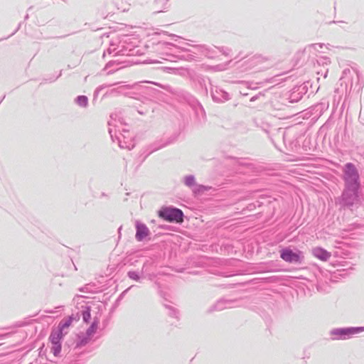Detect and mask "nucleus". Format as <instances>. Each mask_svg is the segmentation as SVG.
Wrapping results in <instances>:
<instances>
[{"label": "nucleus", "mask_w": 364, "mask_h": 364, "mask_svg": "<svg viewBox=\"0 0 364 364\" xmlns=\"http://www.w3.org/2000/svg\"><path fill=\"white\" fill-rule=\"evenodd\" d=\"M345 179L352 189L355 190L358 187V173L352 164H347L345 166Z\"/></svg>", "instance_id": "nucleus-2"}, {"label": "nucleus", "mask_w": 364, "mask_h": 364, "mask_svg": "<svg viewBox=\"0 0 364 364\" xmlns=\"http://www.w3.org/2000/svg\"><path fill=\"white\" fill-rule=\"evenodd\" d=\"M364 331V327L341 328L336 331L335 333L341 336H350Z\"/></svg>", "instance_id": "nucleus-6"}, {"label": "nucleus", "mask_w": 364, "mask_h": 364, "mask_svg": "<svg viewBox=\"0 0 364 364\" xmlns=\"http://www.w3.org/2000/svg\"><path fill=\"white\" fill-rule=\"evenodd\" d=\"M158 215L161 218L170 223H181L183 221V212L176 208H162L159 211Z\"/></svg>", "instance_id": "nucleus-1"}, {"label": "nucleus", "mask_w": 364, "mask_h": 364, "mask_svg": "<svg viewBox=\"0 0 364 364\" xmlns=\"http://www.w3.org/2000/svg\"><path fill=\"white\" fill-rule=\"evenodd\" d=\"M97 329V323L93 322L90 327L87 331V335L88 337L92 336Z\"/></svg>", "instance_id": "nucleus-10"}, {"label": "nucleus", "mask_w": 364, "mask_h": 364, "mask_svg": "<svg viewBox=\"0 0 364 364\" xmlns=\"http://www.w3.org/2000/svg\"><path fill=\"white\" fill-rule=\"evenodd\" d=\"M280 257L283 260L289 263H300L302 258L300 251L294 252L289 248L282 250Z\"/></svg>", "instance_id": "nucleus-3"}, {"label": "nucleus", "mask_w": 364, "mask_h": 364, "mask_svg": "<svg viewBox=\"0 0 364 364\" xmlns=\"http://www.w3.org/2000/svg\"><path fill=\"white\" fill-rule=\"evenodd\" d=\"M150 235V231L148 227L142 223H137L136 224V235L135 237L137 241H142L148 237Z\"/></svg>", "instance_id": "nucleus-5"}, {"label": "nucleus", "mask_w": 364, "mask_h": 364, "mask_svg": "<svg viewBox=\"0 0 364 364\" xmlns=\"http://www.w3.org/2000/svg\"><path fill=\"white\" fill-rule=\"evenodd\" d=\"M185 183L188 186H192L195 184V178L192 176H188L185 178Z\"/></svg>", "instance_id": "nucleus-12"}, {"label": "nucleus", "mask_w": 364, "mask_h": 364, "mask_svg": "<svg viewBox=\"0 0 364 364\" xmlns=\"http://www.w3.org/2000/svg\"><path fill=\"white\" fill-rule=\"evenodd\" d=\"M65 334L58 329L53 331L49 338L50 343H60V341Z\"/></svg>", "instance_id": "nucleus-8"}, {"label": "nucleus", "mask_w": 364, "mask_h": 364, "mask_svg": "<svg viewBox=\"0 0 364 364\" xmlns=\"http://www.w3.org/2000/svg\"><path fill=\"white\" fill-rule=\"evenodd\" d=\"M50 349L54 355L57 356L59 355V353L61 351V343H50Z\"/></svg>", "instance_id": "nucleus-9"}, {"label": "nucleus", "mask_w": 364, "mask_h": 364, "mask_svg": "<svg viewBox=\"0 0 364 364\" xmlns=\"http://www.w3.org/2000/svg\"><path fill=\"white\" fill-rule=\"evenodd\" d=\"M91 318L90 311L89 309L82 312V319L85 322L87 323Z\"/></svg>", "instance_id": "nucleus-11"}, {"label": "nucleus", "mask_w": 364, "mask_h": 364, "mask_svg": "<svg viewBox=\"0 0 364 364\" xmlns=\"http://www.w3.org/2000/svg\"><path fill=\"white\" fill-rule=\"evenodd\" d=\"M312 253L314 257L324 262L328 260V259L331 257L330 252L319 247L313 248Z\"/></svg>", "instance_id": "nucleus-7"}, {"label": "nucleus", "mask_w": 364, "mask_h": 364, "mask_svg": "<svg viewBox=\"0 0 364 364\" xmlns=\"http://www.w3.org/2000/svg\"><path fill=\"white\" fill-rule=\"evenodd\" d=\"M80 319L78 314H73L71 316L64 318L59 323L58 329L64 334L67 333L66 329H68L74 322L77 321Z\"/></svg>", "instance_id": "nucleus-4"}, {"label": "nucleus", "mask_w": 364, "mask_h": 364, "mask_svg": "<svg viewBox=\"0 0 364 364\" xmlns=\"http://www.w3.org/2000/svg\"><path fill=\"white\" fill-rule=\"evenodd\" d=\"M78 100L81 102L86 103L87 102V97L82 96L78 98Z\"/></svg>", "instance_id": "nucleus-13"}]
</instances>
